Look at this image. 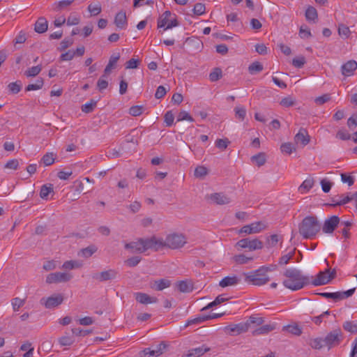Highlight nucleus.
Returning <instances> with one entry per match:
<instances>
[{"mask_svg": "<svg viewBox=\"0 0 357 357\" xmlns=\"http://www.w3.org/2000/svg\"><path fill=\"white\" fill-rule=\"evenodd\" d=\"M286 278L283 280V285L292 291H297L310 284L309 276L304 275L302 272L296 268H287L283 273Z\"/></svg>", "mask_w": 357, "mask_h": 357, "instance_id": "nucleus-1", "label": "nucleus"}, {"mask_svg": "<svg viewBox=\"0 0 357 357\" xmlns=\"http://www.w3.org/2000/svg\"><path fill=\"white\" fill-rule=\"evenodd\" d=\"M321 224L316 216L308 215L298 225L299 234L306 239H312L319 232Z\"/></svg>", "mask_w": 357, "mask_h": 357, "instance_id": "nucleus-2", "label": "nucleus"}, {"mask_svg": "<svg viewBox=\"0 0 357 357\" xmlns=\"http://www.w3.org/2000/svg\"><path fill=\"white\" fill-rule=\"evenodd\" d=\"M264 267L255 271L244 273L245 281L254 285L261 286L266 284L269 278L263 272Z\"/></svg>", "mask_w": 357, "mask_h": 357, "instance_id": "nucleus-3", "label": "nucleus"}, {"mask_svg": "<svg viewBox=\"0 0 357 357\" xmlns=\"http://www.w3.org/2000/svg\"><path fill=\"white\" fill-rule=\"evenodd\" d=\"M264 243L259 239L255 238H245L239 240L236 244L235 248L238 251L246 250L249 252L262 249Z\"/></svg>", "mask_w": 357, "mask_h": 357, "instance_id": "nucleus-4", "label": "nucleus"}, {"mask_svg": "<svg viewBox=\"0 0 357 357\" xmlns=\"http://www.w3.org/2000/svg\"><path fill=\"white\" fill-rule=\"evenodd\" d=\"M165 241V246L173 250L183 248L187 243L186 238L182 234H170L167 236Z\"/></svg>", "mask_w": 357, "mask_h": 357, "instance_id": "nucleus-5", "label": "nucleus"}, {"mask_svg": "<svg viewBox=\"0 0 357 357\" xmlns=\"http://www.w3.org/2000/svg\"><path fill=\"white\" fill-rule=\"evenodd\" d=\"M343 340V333L340 328H335L328 333L324 338L325 345L328 350L338 346Z\"/></svg>", "mask_w": 357, "mask_h": 357, "instance_id": "nucleus-6", "label": "nucleus"}, {"mask_svg": "<svg viewBox=\"0 0 357 357\" xmlns=\"http://www.w3.org/2000/svg\"><path fill=\"white\" fill-rule=\"evenodd\" d=\"M172 14L170 11L166 10L158 19V28L164 27V30L172 29L178 25V22L175 17H172Z\"/></svg>", "mask_w": 357, "mask_h": 357, "instance_id": "nucleus-7", "label": "nucleus"}, {"mask_svg": "<svg viewBox=\"0 0 357 357\" xmlns=\"http://www.w3.org/2000/svg\"><path fill=\"white\" fill-rule=\"evenodd\" d=\"M336 275L335 270L330 272L329 269L325 271H320L310 283L314 286H321L328 284Z\"/></svg>", "mask_w": 357, "mask_h": 357, "instance_id": "nucleus-8", "label": "nucleus"}, {"mask_svg": "<svg viewBox=\"0 0 357 357\" xmlns=\"http://www.w3.org/2000/svg\"><path fill=\"white\" fill-rule=\"evenodd\" d=\"M168 344L165 342H161L159 344L151 348H146L139 352V357L159 356L162 354L167 349Z\"/></svg>", "mask_w": 357, "mask_h": 357, "instance_id": "nucleus-9", "label": "nucleus"}, {"mask_svg": "<svg viewBox=\"0 0 357 357\" xmlns=\"http://www.w3.org/2000/svg\"><path fill=\"white\" fill-rule=\"evenodd\" d=\"M73 278L72 274L68 273H61L56 272L52 273L46 277V283L52 284V283H59V282H66L70 281Z\"/></svg>", "mask_w": 357, "mask_h": 357, "instance_id": "nucleus-10", "label": "nucleus"}, {"mask_svg": "<svg viewBox=\"0 0 357 357\" xmlns=\"http://www.w3.org/2000/svg\"><path fill=\"white\" fill-rule=\"evenodd\" d=\"M118 275V272L114 269H109L102 271L100 273H95L93 278L99 282H106L111 280H114Z\"/></svg>", "mask_w": 357, "mask_h": 357, "instance_id": "nucleus-11", "label": "nucleus"}, {"mask_svg": "<svg viewBox=\"0 0 357 357\" xmlns=\"http://www.w3.org/2000/svg\"><path fill=\"white\" fill-rule=\"evenodd\" d=\"M340 218L337 215H333L326 219L324 223L322 230L325 234H331L340 223Z\"/></svg>", "mask_w": 357, "mask_h": 357, "instance_id": "nucleus-12", "label": "nucleus"}, {"mask_svg": "<svg viewBox=\"0 0 357 357\" xmlns=\"http://www.w3.org/2000/svg\"><path fill=\"white\" fill-rule=\"evenodd\" d=\"M264 228V225L261 222H255L250 225L243 226L239 231L240 234L245 233L246 234H252L259 233Z\"/></svg>", "mask_w": 357, "mask_h": 357, "instance_id": "nucleus-13", "label": "nucleus"}, {"mask_svg": "<svg viewBox=\"0 0 357 357\" xmlns=\"http://www.w3.org/2000/svg\"><path fill=\"white\" fill-rule=\"evenodd\" d=\"M63 301V296L61 294H57L48 297L47 299L43 298L40 300V303L44 304L46 308L50 309L59 305L62 303Z\"/></svg>", "mask_w": 357, "mask_h": 357, "instance_id": "nucleus-14", "label": "nucleus"}, {"mask_svg": "<svg viewBox=\"0 0 357 357\" xmlns=\"http://www.w3.org/2000/svg\"><path fill=\"white\" fill-rule=\"evenodd\" d=\"M248 331V324L239 323L229 325L225 328V331L230 335H239Z\"/></svg>", "mask_w": 357, "mask_h": 357, "instance_id": "nucleus-15", "label": "nucleus"}, {"mask_svg": "<svg viewBox=\"0 0 357 357\" xmlns=\"http://www.w3.org/2000/svg\"><path fill=\"white\" fill-rule=\"evenodd\" d=\"M357 69V62L354 60H349L341 67L342 74L344 76H351Z\"/></svg>", "mask_w": 357, "mask_h": 357, "instance_id": "nucleus-16", "label": "nucleus"}, {"mask_svg": "<svg viewBox=\"0 0 357 357\" xmlns=\"http://www.w3.org/2000/svg\"><path fill=\"white\" fill-rule=\"evenodd\" d=\"M136 301L142 304L147 305L150 303H155L158 301L157 298L151 297L147 294L142 292H137L135 294Z\"/></svg>", "mask_w": 357, "mask_h": 357, "instance_id": "nucleus-17", "label": "nucleus"}, {"mask_svg": "<svg viewBox=\"0 0 357 357\" xmlns=\"http://www.w3.org/2000/svg\"><path fill=\"white\" fill-rule=\"evenodd\" d=\"M210 350V347L204 344L202 347L189 350L188 354L183 355V357H199Z\"/></svg>", "mask_w": 357, "mask_h": 357, "instance_id": "nucleus-18", "label": "nucleus"}, {"mask_svg": "<svg viewBox=\"0 0 357 357\" xmlns=\"http://www.w3.org/2000/svg\"><path fill=\"white\" fill-rule=\"evenodd\" d=\"M310 140V137L307 132L304 128H301L298 132L294 137V141L296 144L301 143L302 145H307Z\"/></svg>", "mask_w": 357, "mask_h": 357, "instance_id": "nucleus-19", "label": "nucleus"}, {"mask_svg": "<svg viewBox=\"0 0 357 357\" xmlns=\"http://www.w3.org/2000/svg\"><path fill=\"white\" fill-rule=\"evenodd\" d=\"M356 291V288L350 289L344 291H337L332 293L331 299L337 302L351 296Z\"/></svg>", "mask_w": 357, "mask_h": 357, "instance_id": "nucleus-20", "label": "nucleus"}, {"mask_svg": "<svg viewBox=\"0 0 357 357\" xmlns=\"http://www.w3.org/2000/svg\"><path fill=\"white\" fill-rule=\"evenodd\" d=\"M114 22L117 28L120 29H126L128 23L126 12L121 10L116 13Z\"/></svg>", "mask_w": 357, "mask_h": 357, "instance_id": "nucleus-21", "label": "nucleus"}, {"mask_svg": "<svg viewBox=\"0 0 357 357\" xmlns=\"http://www.w3.org/2000/svg\"><path fill=\"white\" fill-rule=\"evenodd\" d=\"M210 198L214 203L219 205L228 204L231 202L230 197L223 193L211 194Z\"/></svg>", "mask_w": 357, "mask_h": 357, "instance_id": "nucleus-22", "label": "nucleus"}, {"mask_svg": "<svg viewBox=\"0 0 357 357\" xmlns=\"http://www.w3.org/2000/svg\"><path fill=\"white\" fill-rule=\"evenodd\" d=\"M142 238H139L137 241H132L125 245V248L126 250H130V252L143 253L144 252V249L142 248Z\"/></svg>", "mask_w": 357, "mask_h": 357, "instance_id": "nucleus-23", "label": "nucleus"}, {"mask_svg": "<svg viewBox=\"0 0 357 357\" xmlns=\"http://www.w3.org/2000/svg\"><path fill=\"white\" fill-rule=\"evenodd\" d=\"M171 281L167 279H160L151 283V288L155 291H162L165 288L170 287Z\"/></svg>", "mask_w": 357, "mask_h": 357, "instance_id": "nucleus-24", "label": "nucleus"}, {"mask_svg": "<svg viewBox=\"0 0 357 357\" xmlns=\"http://www.w3.org/2000/svg\"><path fill=\"white\" fill-rule=\"evenodd\" d=\"M239 282L240 279L236 275L227 276L220 281L219 285L221 287L225 288L229 286L236 285L237 284H238Z\"/></svg>", "mask_w": 357, "mask_h": 357, "instance_id": "nucleus-25", "label": "nucleus"}, {"mask_svg": "<svg viewBox=\"0 0 357 357\" xmlns=\"http://www.w3.org/2000/svg\"><path fill=\"white\" fill-rule=\"evenodd\" d=\"M47 28H48V22L43 17H39L35 23L34 30L36 32H37L38 33H45L47 30Z\"/></svg>", "mask_w": 357, "mask_h": 357, "instance_id": "nucleus-26", "label": "nucleus"}, {"mask_svg": "<svg viewBox=\"0 0 357 357\" xmlns=\"http://www.w3.org/2000/svg\"><path fill=\"white\" fill-rule=\"evenodd\" d=\"M120 59V53L116 52L114 53L111 55L109 63L106 66L105 70V74H110L112 70L115 68L116 63Z\"/></svg>", "mask_w": 357, "mask_h": 357, "instance_id": "nucleus-27", "label": "nucleus"}, {"mask_svg": "<svg viewBox=\"0 0 357 357\" xmlns=\"http://www.w3.org/2000/svg\"><path fill=\"white\" fill-rule=\"evenodd\" d=\"M176 287L180 292L189 293L193 290V285L191 282L186 280L178 281Z\"/></svg>", "mask_w": 357, "mask_h": 357, "instance_id": "nucleus-28", "label": "nucleus"}, {"mask_svg": "<svg viewBox=\"0 0 357 357\" xmlns=\"http://www.w3.org/2000/svg\"><path fill=\"white\" fill-rule=\"evenodd\" d=\"M308 344L314 349H318L320 350L324 347L325 345V341L324 338L321 337H316V338H311L309 340Z\"/></svg>", "mask_w": 357, "mask_h": 357, "instance_id": "nucleus-29", "label": "nucleus"}, {"mask_svg": "<svg viewBox=\"0 0 357 357\" xmlns=\"http://www.w3.org/2000/svg\"><path fill=\"white\" fill-rule=\"evenodd\" d=\"M275 328L274 325L272 324H266L260 326L259 328L255 329L252 334L254 335H265L268 334L271 331H273Z\"/></svg>", "mask_w": 357, "mask_h": 357, "instance_id": "nucleus-30", "label": "nucleus"}, {"mask_svg": "<svg viewBox=\"0 0 357 357\" xmlns=\"http://www.w3.org/2000/svg\"><path fill=\"white\" fill-rule=\"evenodd\" d=\"M314 180L313 178H308L305 179L298 188V190L301 193L308 192L314 185Z\"/></svg>", "mask_w": 357, "mask_h": 357, "instance_id": "nucleus-31", "label": "nucleus"}, {"mask_svg": "<svg viewBox=\"0 0 357 357\" xmlns=\"http://www.w3.org/2000/svg\"><path fill=\"white\" fill-rule=\"evenodd\" d=\"M97 247L94 245H91L79 251V255L85 258H89L92 256L96 251Z\"/></svg>", "mask_w": 357, "mask_h": 357, "instance_id": "nucleus-32", "label": "nucleus"}, {"mask_svg": "<svg viewBox=\"0 0 357 357\" xmlns=\"http://www.w3.org/2000/svg\"><path fill=\"white\" fill-rule=\"evenodd\" d=\"M264 69L263 65L259 61L252 63L248 67V72L251 75H256Z\"/></svg>", "mask_w": 357, "mask_h": 357, "instance_id": "nucleus-33", "label": "nucleus"}, {"mask_svg": "<svg viewBox=\"0 0 357 357\" xmlns=\"http://www.w3.org/2000/svg\"><path fill=\"white\" fill-rule=\"evenodd\" d=\"M232 259L238 264H245L253 260L252 257H247L243 254L236 255Z\"/></svg>", "mask_w": 357, "mask_h": 357, "instance_id": "nucleus-34", "label": "nucleus"}, {"mask_svg": "<svg viewBox=\"0 0 357 357\" xmlns=\"http://www.w3.org/2000/svg\"><path fill=\"white\" fill-rule=\"evenodd\" d=\"M251 160L255 162L258 167L264 165L266 161V154L264 153H259L251 157Z\"/></svg>", "mask_w": 357, "mask_h": 357, "instance_id": "nucleus-35", "label": "nucleus"}, {"mask_svg": "<svg viewBox=\"0 0 357 357\" xmlns=\"http://www.w3.org/2000/svg\"><path fill=\"white\" fill-rule=\"evenodd\" d=\"M75 0H61L54 3V9L56 11L61 10L69 6Z\"/></svg>", "mask_w": 357, "mask_h": 357, "instance_id": "nucleus-36", "label": "nucleus"}, {"mask_svg": "<svg viewBox=\"0 0 357 357\" xmlns=\"http://www.w3.org/2000/svg\"><path fill=\"white\" fill-rule=\"evenodd\" d=\"M41 70L42 66L40 65L33 66L24 72V75L27 77H36L40 73Z\"/></svg>", "mask_w": 357, "mask_h": 357, "instance_id": "nucleus-37", "label": "nucleus"}, {"mask_svg": "<svg viewBox=\"0 0 357 357\" xmlns=\"http://www.w3.org/2000/svg\"><path fill=\"white\" fill-rule=\"evenodd\" d=\"M59 342L61 346H70L75 342V338L73 335H66L59 339Z\"/></svg>", "mask_w": 357, "mask_h": 357, "instance_id": "nucleus-38", "label": "nucleus"}, {"mask_svg": "<svg viewBox=\"0 0 357 357\" xmlns=\"http://www.w3.org/2000/svg\"><path fill=\"white\" fill-rule=\"evenodd\" d=\"M96 105H97V101L93 99H91V100H90L89 102L84 104L82 106V111L86 114L90 113L94 109Z\"/></svg>", "mask_w": 357, "mask_h": 357, "instance_id": "nucleus-39", "label": "nucleus"}, {"mask_svg": "<svg viewBox=\"0 0 357 357\" xmlns=\"http://www.w3.org/2000/svg\"><path fill=\"white\" fill-rule=\"evenodd\" d=\"M296 248L289 252L287 254L282 255L279 260L280 265H286L289 263V260L291 259L295 254Z\"/></svg>", "mask_w": 357, "mask_h": 357, "instance_id": "nucleus-40", "label": "nucleus"}, {"mask_svg": "<svg viewBox=\"0 0 357 357\" xmlns=\"http://www.w3.org/2000/svg\"><path fill=\"white\" fill-rule=\"evenodd\" d=\"M208 173V169L204 166H198L195 169L194 175L196 178H203Z\"/></svg>", "mask_w": 357, "mask_h": 357, "instance_id": "nucleus-41", "label": "nucleus"}, {"mask_svg": "<svg viewBox=\"0 0 357 357\" xmlns=\"http://www.w3.org/2000/svg\"><path fill=\"white\" fill-rule=\"evenodd\" d=\"M317 10L312 7L309 6L305 11V17L307 20H313L314 21L317 19Z\"/></svg>", "mask_w": 357, "mask_h": 357, "instance_id": "nucleus-42", "label": "nucleus"}, {"mask_svg": "<svg viewBox=\"0 0 357 357\" xmlns=\"http://www.w3.org/2000/svg\"><path fill=\"white\" fill-rule=\"evenodd\" d=\"M43 84H44L43 79L42 78H39L36 81L35 84H29L26 87L25 90L26 91H35V90L40 89L43 87Z\"/></svg>", "mask_w": 357, "mask_h": 357, "instance_id": "nucleus-43", "label": "nucleus"}, {"mask_svg": "<svg viewBox=\"0 0 357 357\" xmlns=\"http://www.w3.org/2000/svg\"><path fill=\"white\" fill-rule=\"evenodd\" d=\"M55 157L53 153H47L41 159L45 166H50L54 162Z\"/></svg>", "mask_w": 357, "mask_h": 357, "instance_id": "nucleus-44", "label": "nucleus"}, {"mask_svg": "<svg viewBox=\"0 0 357 357\" xmlns=\"http://www.w3.org/2000/svg\"><path fill=\"white\" fill-rule=\"evenodd\" d=\"M340 198H341V199H340V202H337L336 204H327L326 205H328V206H331L333 207L344 205V204L351 202V200H353V195L351 196H349V195H347V196H344L342 195L340 196Z\"/></svg>", "mask_w": 357, "mask_h": 357, "instance_id": "nucleus-45", "label": "nucleus"}, {"mask_svg": "<svg viewBox=\"0 0 357 357\" xmlns=\"http://www.w3.org/2000/svg\"><path fill=\"white\" fill-rule=\"evenodd\" d=\"M222 76V70L219 68H215L209 74V79L211 82H216L219 80Z\"/></svg>", "mask_w": 357, "mask_h": 357, "instance_id": "nucleus-46", "label": "nucleus"}, {"mask_svg": "<svg viewBox=\"0 0 357 357\" xmlns=\"http://www.w3.org/2000/svg\"><path fill=\"white\" fill-rule=\"evenodd\" d=\"M342 327L345 331L351 333H357V324H354L353 321H345Z\"/></svg>", "mask_w": 357, "mask_h": 357, "instance_id": "nucleus-47", "label": "nucleus"}, {"mask_svg": "<svg viewBox=\"0 0 357 357\" xmlns=\"http://www.w3.org/2000/svg\"><path fill=\"white\" fill-rule=\"evenodd\" d=\"M81 266L82 264L79 262L77 261L70 260L65 261L62 265V268L64 269L72 270L76 268H79Z\"/></svg>", "mask_w": 357, "mask_h": 357, "instance_id": "nucleus-48", "label": "nucleus"}, {"mask_svg": "<svg viewBox=\"0 0 357 357\" xmlns=\"http://www.w3.org/2000/svg\"><path fill=\"white\" fill-rule=\"evenodd\" d=\"M8 87L11 93L16 94L20 91L22 89V83L20 81L11 82L8 84Z\"/></svg>", "mask_w": 357, "mask_h": 357, "instance_id": "nucleus-49", "label": "nucleus"}, {"mask_svg": "<svg viewBox=\"0 0 357 357\" xmlns=\"http://www.w3.org/2000/svg\"><path fill=\"white\" fill-rule=\"evenodd\" d=\"M235 116L241 121H243L246 115V109L244 107L237 106L234 108Z\"/></svg>", "mask_w": 357, "mask_h": 357, "instance_id": "nucleus-50", "label": "nucleus"}, {"mask_svg": "<svg viewBox=\"0 0 357 357\" xmlns=\"http://www.w3.org/2000/svg\"><path fill=\"white\" fill-rule=\"evenodd\" d=\"M144 109L142 105H135L129 109V114L133 116H138L143 113Z\"/></svg>", "mask_w": 357, "mask_h": 357, "instance_id": "nucleus-51", "label": "nucleus"}, {"mask_svg": "<svg viewBox=\"0 0 357 357\" xmlns=\"http://www.w3.org/2000/svg\"><path fill=\"white\" fill-rule=\"evenodd\" d=\"M166 247L165 241L162 239H158L155 236H153V250L155 251L159 250L160 248Z\"/></svg>", "mask_w": 357, "mask_h": 357, "instance_id": "nucleus-52", "label": "nucleus"}, {"mask_svg": "<svg viewBox=\"0 0 357 357\" xmlns=\"http://www.w3.org/2000/svg\"><path fill=\"white\" fill-rule=\"evenodd\" d=\"M142 258L139 256H135L128 258L125 261V264L129 267H135L141 261Z\"/></svg>", "mask_w": 357, "mask_h": 357, "instance_id": "nucleus-53", "label": "nucleus"}, {"mask_svg": "<svg viewBox=\"0 0 357 357\" xmlns=\"http://www.w3.org/2000/svg\"><path fill=\"white\" fill-rule=\"evenodd\" d=\"M331 95L329 93H326L321 96L317 97L314 99V102L318 105H322L324 103L331 100Z\"/></svg>", "mask_w": 357, "mask_h": 357, "instance_id": "nucleus-54", "label": "nucleus"}, {"mask_svg": "<svg viewBox=\"0 0 357 357\" xmlns=\"http://www.w3.org/2000/svg\"><path fill=\"white\" fill-rule=\"evenodd\" d=\"M350 30H349V28L343 24H339L338 26V33L340 36H344L345 38H348L350 35Z\"/></svg>", "mask_w": 357, "mask_h": 357, "instance_id": "nucleus-55", "label": "nucleus"}, {"mask_svg": "<svg viewBox=\"0 0 357 357\" xmlns=\"http://www.w3.org/2000/svg\"><path fill=\"white\" fill-rule=\"evenodd\" d=\"M264 320L263 317H257L254 316H250L249 319L247 320L245 324H248V328L250 327V324H255L257 326L261 325L264 323Z\"/></svg>", "mask_w": 357, "mask_h": 357, "instance_id": "nucleus-56", "label": "nucleus"}, {"mask_svg": "<svg viewBox=\"0 0 357 357\" xmlns=\"http://www.w3.org/2000/svg\"><path fill=\"white\" fill-rule=\"evenodd\" d=\"M53 192V188L52 185H50L49 187L44 185L42 186L40 192V196L42 199H47L49 194Z\"/></svg>", "mask_w": 357, "mask_h": 357, "instance_id": "nucleus-57", "label": "nucleus"}, {"mask_svg": "<svg viewBox=\"0 0 357 357\" xmlns=\"http://www.w3.org/2000/svg\"><path fill=\"white\" fill-rule=\"evenodd\" d=\"M295 102H296V101L292 97L287 96V97L283 98L281 100L280 105L285 107H289L294 106L295 105Z\"/></svg>", "mask_w": 357, "mask_h": 357, "instance_id": "nucleus-58", "label": "nucleus"}, {"mask_svg": "<svg viewBox=\"0 0 357 357\" xmlns=\"http://www.w3.org/2000/svg\"><path fill=\"white\" fill-rule=\"evenodd\" d=\"M305 58L303 56H298L292 60V65L296 68H301L305 63Z\"/></svg>", "mask_w": 357, "mask_h": 357, "instance_id": "nucleus-59", "label": "nucleus"}, {"mask_svg": "<svg viewBox=\"0 0 357 357\" xmlns=\"http://www.w3.org/2000/svg\"><path fill=\"white\" fill-rule=\"evenodd\" d=\"M230 144V142L228 139H218L215 141V146L220 149H226L228 145Z\"/></svg>", "mask_w": 357, "mask_h": 357, "instance_id": "nucleus-60", "label": "nucleus"}, {"mask_svg": "<svg viewBox=\"0 0 357 357\" xmlns=\"http://www.w3.org/2000/svg\"><path fill=\"white\" fill-rule=\"evenodd\" d=\"M88 10L91 14V15L96 16L101 13V6L99 3L96 5L90 4L88 6Z\"/></svg>", "mask_w": 357, "mask_h": 357, "instance_id": "nucleus-61", "label": "nucleus"}, {"mask_svg": "<svg viewBox=\"0 0 357 357\" xmlns=\"http://www.w3.org/2000/svg\"><path fill=\"white\" fill-rule=\"evenodd\" d=\"M142 248L144 249V252H146L149 249L153 250V236L151 238H142Z\"/></svg>", "mask_w": 357, "mask_h": 357, "instance_id": "nucleus-62", "label": "nucleus"}, {"mask_svg": "<svg viewBox=\"0 0 357 357\" xmlns=\"http://www.w3.org/2000/svg\"><path fill=\"white\" fill-rule=\"evenodd\" d=\"M205 5L202 3H197L193 8V13L197 15H201L204 14L205 13Z\"/></svg>", "mask_w": 357, "mask_h": 357, "instance_id": "nucleus-63", "label": "nucleus"}, {"mask_svg": "<svg viewBox=\"0 0 357 357\" xmlns=\"http://www.w3.org/2000/svg\"><path fill=\"white\" fill-rule=\"evenodd\" d=\"M194 121V119L189 114L188 112L185 111H181L179 112L178 116H177V121Z\"/></svg>", "mask_w": 357, "mask_h": 357, "instance_id": "nucleus-64", "label": "nucleus"}]
</instances>
